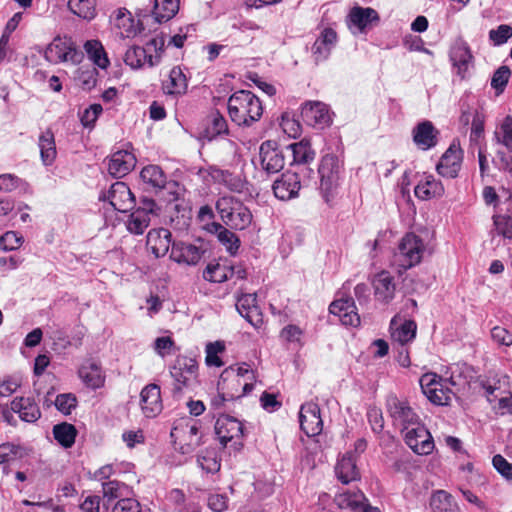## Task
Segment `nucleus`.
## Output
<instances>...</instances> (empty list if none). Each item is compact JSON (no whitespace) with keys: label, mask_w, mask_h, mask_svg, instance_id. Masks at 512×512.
I'll use <instances>...</instances> for the list:
<instances>
[{"label":"nucleus","mask_w":512,"mask_h":512,"mask_svg":"<svg viewBox=\"0 0 512 512\" xmlns=\"http://www.w3.org/2000/svg\"><path fill=\"white\" fill-rule=\"evenodd\" d=\"M228 113L238 126L249 127L260 120L263 114L259 98L248 90H239L228 99Z\"/></svg>","instance_id":"obj_1"},{"label":"nucleus","mask_w":512,"mask_h":512,"mask_svg":"<svg viewBox=\"0 0 512 512\" xmlns=\"http://www.w3.org/2000/svg\"><path fill=\"white\" fill-rule=\"evenodd\" d=\"M216 210L223 223L233 230H244L250 226L251 211L237 198L223 196L216 201Z\"/></svg>","instance_id":"obj_2"},{"label":"nucleus","mask_w":512,"mask_h":512,"mask_svg":"<svg viewBox=\"0 0 512 512\" xmlns=\"http://www.w3.org/2000/svg\"><path fill=\"white\" fill-rule=\"evenodd\" d=\"M170 375L174 380V395L181 393L184 388L194 389L198 384V364L191 358H178L170 368Z\"/></svg>","instance_id":"obj_3"},{"label":"nucleus","mask_w":512,"mask_h":512,"mask_svg":"<svg viewBox=\"0 0 512 512\" xmlns=\"http://www.w3.org/2000/svg\"><path fill=\"white\" fill-rule=\"evenodd\" d=\"M215 434L223 447L232 442L234 450L243 447L244 426L241 421L227 414H221L215 423Z\"/></svg>","instance_id":"obj_4"},{"label":"nucleus","mask_w":512,"mask_h":512,"mask_svg":"<svg viewBox=\"0 0 512 512\" xmlns=\"http://www.w3.org/2000/svg\"><path fill=\"white\" fill-rule=\"evenodd\" d=\"M207 252V243L197 239L194 243L174 240L170 251V259L178 264L195 266Z\"/></svg>","instance_id":"obj_5"},{"label":"nucleus","mask_w":512,"mask_h":512,"mask_svg":"<svg viewBox=\"0 0 512 512\" xmlns=\"http://www.w3.org/2000/svg\"><path fill=\"white\" fill-rule=\"evenodd\" d=\"M386 411L393 424L400 427L402 432L420 423L419 416L409 403L395 395L387 397Z\"/></svg>","instance_id":"obj_6"},{"label":"nucleus","mask_w":512,"mask_h":512,"mask_svg":"<svg viewBox=\"0 0 512 512\" xmlns=\"http://www.w3.org/2000/svg\"><path fill=\"white\" fill-rule=\"evenodd\" d=\"M340 161L337 156L325 155L318 168L320 175V190L325 201H329L332 192L337 188L340 178Z\"/></svg>","instance_id":"obj_7"},{"label":"nucleus","mask_w":512,"mask_h":512,"mask_svg":"<svg viewBox=\"0 0 512 512\" xmlns=\"http://www.w3.org/2000/svg\"><path fill=\"white\" fill-rule=\"evenodd\" d=\"M45 59L53 64L71 62L79 64L83 59V53L75 47L70 40L56 37L44 52Z\"/></svg>","instance_id":"obj_8"},{"label":"nucleus","mask_w":512,"mask_h":512,"mask_svg":"<svg viewBox=\"0 0 512 512\" xmlns=\"http://www.w3.org/2000/svg\"><path fill=\"white\" fill-rule=\"evenodd\" d=\"M171 437L175 444L177 440L180 441L179 450L182 454L193 452L202 443V435L196 421L174 427L171 431Z\"/></svg>","instance_id":"obj_9"},{"label":"nucleus","mask_w":512,"mask_h":512,"mask_svg":"<svg viewBox=\"0 0 512 512\" xmlns=\"http://www.w3.org/2000/svg\"><path fill=\"white\" fill-rule=\"evenodd\" d=\"M405 443L418 455H428L434 449V441L430 432L421 424H417L404 432Z\"/></svg>","instance_id":"obj_10"},{"label":"nucleus","mask_w":512,"mask_h":512,"mask_svg":"<svg viewBox=\"0 0 512 512\" xmlns=\"http://www.w3.org/2000/svg\"><path fill=\"white\" fill-rule=\"evenodd\" d=\"M260 163L268 174L280 172L285 165V155L275 141H265L259 148Z\"/></svg>","instance_id":"obj_11"},{"label":"nucleus","mask_w":512,"mask_h":512,"mask_svg":"<svg viewBox=\"0 0 512 512\" xmlns=\"http://www.w3.org/2000/svg\"><path fill=\"white\" fill-rule=\"evenodd\" d=\"M100 200H108L114 210L126 213L134 208L135 198L124 182H115Z\"/></svg>","instance_id":"obj_12"},{"label":"nucleus","mask_w":512,"mask_h":512,"mask_svg":"<svg viewBox=\"0 0 512 512\" xmlns=\"http://www.w3.org/2000/svg\"><path fill=\"white\" fill-rule=\"evenodd\" d=\"M398 250V256L403 258L402 266L411 268L421 261L424 245L421 238L408 233L402 238Z\"/></svg>","instance_id":"obj_13"},{"label":"nucleus","mask_w":512,"mask_h":512,"mask_svg":"<svg viewBox=\"0 0 512 512\" xmlns=\"http://www.w3.org/2000/svg\"><path fill=\"white\" fill-rule=\"evenodd\" d=\"M346 22L352 33H363L379 22V15L373 8L355 6L350 10Z\"/></svg>","instance_id":"obj_14"},{"label":"nucleus","mask_w":512,"mask_h":512,"mask_svg":"<svg viewBox=\"0 0 512 512\" xmlns=\"http://www.w3.org/2000/svg\"><path fill=\"white\" fill-rule=\"evenodd\" d=\"M301 116L307 125L319 128L329 126L332 121L328 106L320 101L305 102Z\"/></svg>","instance_id":"obj_15"},{"label":"nucleus","mask_w":512,"mask_h":512,"mask_svg":"<svg viewBox=\"0 0 512 512\" xmlns=\"http://www.w3.org/2000/svg\"><path fill=\"white\" fill-rule=\"evenodd\" d=\"M299 420L302 431L308 437L319 435L323 429L320 408L316 403L303 404L300 408Z\"/></svg>","instance_id":"obj_16"},{"label":"nucleus","mask_w":512,"mask_h":512,"mask_svg":"<svg viewBox=\"0 0 512 512\" xmlns=\"http://www.w3.org/2000/svg\"><path fill=\"white\" fill-rule=\"evenodd\" d=\"M462 159V149L452 143L436 166L438 174L446 178H456L461 169Z\"/></svg>","instance_id":"obj_17"},{"label":"nucleus","mask_w":512,"mask_h":512,"mask_svg":"<svg viewBox=\"0 0 512 512\" xmlns=\"http://www.w3.org/2000/svg\"><path fill=\"white\" fill-rule=\"evenodd\" d=\"M329 312L337 316L343 325L356 327L360 324V316L350 296L334 300L329 306Z\"/></svg>","instance_id":"obj_18"},{"label":"nucleus","mask_w":512,"mask_h":512,"mask_svg":"<svg viewBox=\"0 0 512 512\" xmlns=\"http://www.w3.org/2000/svg\"><path fill=\"white\" fill-rule=\"evenodd\" d=\"M274 195L280 200H290L298 196L301 181L298 173L286 171L273 183Z\"/></svg>","instance_id":"obj_19"},{"label":"nucleus","mask_w":512,"mask_h":512,"mask_svg":"<svg viewBox=\"0 0 512 512\" xmlns=\"http://www.w3.org/2000/svg\"><path fill=\"white\" fill-rule=\"evenodd\" d=\"M375 299L382 304H389L395 296L396 283L394 277L388 271L377 273L373 280Z\"/></svg>","instance_id":"obj_20"},{"label":"nucleus","mask_w":512,"mask_h":512,"mask_svg":"<svg viewBox=\"0 0 512 512\" xmlns=\"http://www.w3.org/2000/svg\"><path fill=\"white\" fill-rule=\"evenodd\" d=\"M140 404L144 415L148 418L157 416L163 408L160 387L156 384H148L140 393Z\"/></svg>","instance_id":"obj_21"},{"label":"nucleus","mask_w":512,"mask_h":512,"mask_svg":"<svg viewBox=\"0 0 512 512\" xmlns=\"http://www.w3.org/2000/svg\"><path fill=\"white\" fill-rule=\"evenodd\" d=\"M236 309L254 328L263 324V315L256 304V294H243L237 299Z\"/></svg>","instance_id":"obj_22"},{"label":"nucleus","mask_w":512,"mask_h":512,"mask_svg":"<svg viewBox=\"0 0 512 512\" xmlns=\"http://www.w3.org/2000/svg\"><path fill=\"white\" fill-rule=\"evenodd\" d=\"M171 237L172 234L168 229H152L147 234L146 243L155 257L160 258L164 257L172 247Z\"/></svg>","instance_id":"obj_23"},{"label":"nucleus","mask_w":512,"mask_h":512,"mask_svg":"<svg viewBox=\"0 0 512 512\" xmlns=\"http://www.w3.org/2000/svg\"><path fill=\"white\" fill-rule=\"evenodd\" d=\"M450 58L453 65L457 68L458 74L464 78L469 66L472 65L474 61L468 44L464 40L458 39L451 49Z\"/></svg>","instance_id":"obj_24"},{"label":"nucleus","mask_w":512,"mask_h":512,"mask_svg":"<svg viewBox=\"0 0 512 512\" xmlns=\"http://www.w3.org/2000/svg\"><path fill=\"white\" fill-rule=\"evenodd\" d=\"M135 164L136 158L132 153L120 150L112 154L108 171L112 176L121 178L127 175L135 167Z\"/></svg>","instance_id":"obj_25"},{"label":"nucleus","mask_w":512,"mask_h":512,"mask_svg":"<svg viewBox=\"0 0 512 512\" xmlns=\"http://www.w3.org/2000/svg\"><path fill=\"white\" fill-rule=\"evenodd\" d=\"M336 42L337 33L335 30L332 28L323 29L312 46V54L315 61L320 62L326 60Z\"/></svg>","instance_id":"obj_26"},{"label":"nucleus","mask_w":512,"mask_h":512,"mask_svg":"<svg viewBox=\"0 0 512 512\" xmlns=\"http://www.w3.org/2000/svg\"><path fill=\"white\" fill-rule=\"evenodd\" d=\"M78 375L87 387L97 389L103 386L105 376L101 366L94 360H86L78 370Z\"/></svg>","instance_id":"obj_27"},{"label":"nucleus","mask_w":512,"mask_h":512,"mask_svg":"<svg viewBox=\"0 0 512 512\" xmlns=\"http://www.w3.org/2000/svg\"><path fill=\"white\" fill-rule=\"evenodd\" d=\"M159 61V55L148 54L147 50L140 46L130 47L124 55V62L133 69L141 68L145 63L153 67L157 65Z\"/></svg>","instance_id":"obj_28"},{"label":"nucleus","mask_w":512,"mask_h":512,"mask_svg":"<svg viewBox=\"0 0 512 512\" xmlns=\"http://www.w3.org/2000/svg\"><path fill=\"white\" fill-rule=\"evenodd\" d=\"M337 478L343 484H349L352 481L360 479V473L356 466V459L353 453H346L335 467Z\"/></svg>","instance_id":"obj_29"},{"label":"nucleus","mask_w":512,"mask_h":512,"mask_svg":"<svg viewBox=\"0 0 512 512\" xmlns=\"http://www.w3.org/2000/svg\"><path fill=\"white\" fill-rule=\"evenodd\" d=\"M438 132L430 121L418 124L413 131V140L423 150L434 147L437 143Z\"/></svg>","instance_id":"obj_30"},{"label":"nucleus","mask_w":512,"mask_h":512,"mask_svg":"<svg viewBox=\"0 0 512 512\" xmlns=\"http://www.w3.org/2000/svg\"><path fill=\"white\" fill-rule=\"evenodd\" d=\"M230 371L224 370L218 381V393L211 398L210 406L214 410H220L224 407L226 401H233L239 398V395L229 390V385L226 384L230 378Z\"/></svg>","instance_id":"obj_31"},{"label":"nucleus","mask_w":512,"mask_h":512,"mask_svg":"<svg viewBox=\"0 0 512 512\" xmlns=\"http://www.w3.org/2000/svg\"><path fill=\"white\" fill-rule=\"evenodd\" d=\"M443 184L436 180L432 175L425 176L414 189L415 196L421 200H428L433 197H441L444 195Z\"/></svg>","instance_id":"obj_32"},{"label":"nucleus","mask_w":512,"mask_h":512,"mask_svg":"<svg viewBox=\"0 0 512 512\" xmlns=\"http://www.w3.org/2000/svg\"><path fill=\"white\" fill-rule=\"evenodd\" d=\"M11 409L18 413L20 418L26 422H34L41 415L38 406L31 398H15L11 402Z\"/></svg>","instance_id":"obj_33"},{"label":"nucleus","mask_w":512,"mask_h":512,"mask_svg":"<svg viewBox=\"0 0 512 512\" xmlns=\"http://www.w3.org/2000/svg\"><path fill=\"white\" fill-rule=\"evenodd\" d=\"M334 501L341 509L357 510L367 502V498L361 490L354 489L337 493Z\"/></svg>","instance_id":"obj_34"},{"label":"nucleus","mask_w":512,"mask_h":512,"mask_svg":"<svg viewBox=\"0 0 512 512\" xmlns=\"http://www.w3.org/2000/svg\"><path fill=\"white\" fill-rule=\"evenodd\" d=\"M210 231L217 234L219 242L225 246L226 250L231 255H235L237 253L240 247V239L235 233L217 222H213L211 224Z\"/></svg>","instance_id":"obj_35"},{"label":"nucleus","mask_w":512,"mask_h":512,"mask_svg":"<svg viewBox=\"0 0 512 512\" xmlns=\"http://www.w3.org/2000/svg\"><path fill=\"white\" fill-rule=\"evenodd\" d=\"M433 512H460L453 496L444 490H437L430 499Z\"/></svg>","instance_id":"obj_36"},{"label":"nucleus","mask_w":512,"mask_h":512,"mask_svg":"<svg viewBox=\"0 0 512 512\" xmlns=\"http://www.w3.org/2000/svg\"><path fill=\"white\" fill-rule=\"evenodd\" d=\"M179 10V0H154L153 16L156 22L172 19Z\"/></svg>","instance_id":"obj_37"},{"label":"nucleus","mask_w":512,"mask_h":512,"mask_svg":"<svg viewBox=\"0 0 512 512\" xmlns=\"http://www.w3.org/2000/svg\"><path fill=\"white\" fill-rule=\"evenodd\" d=\"M141 179L152 188L160 190L165 188L167 177L158 165H147L140 173Z\"/></svg>","instance_id":"obj_38"},{"label":"nucleus","mask_w":512,"mask_h":512,"mask_svg":"<svg viewBox=\"0 0 512 512\" xmlns=\"http://www.w3.org/2000/svg\"><path fill=\"white\" fill-rule=\"evenodd\" d=\"M84 50L89 59L101 69H106L110 62L102 43L98 40H88L84 44Z\"/></svg>","instance_id":"obj_39"},{"label":"nucleus","mask_w":512,"mask_h":512,"mask_svg":"<svg viewBox=\"0 0 512 512\" xmlns=\"http://www.w3.org/2000/svg\"><path fill=\"white\" fill-rule=\"evenodd\" d=\"M39 149L41 160L44 165H51L56 158V147L54 135L51 131L43 132L39 137Z\"/></svg>","instance_id":"obj_40"},{"label":"nucleus","mask_w":512,"mask_h":512,"mask_svg":"<svg viewBox=\"0 0 512 512\" xmlns=\"http://www.w3.org/2000/svg\"><path fill=\"white\" fill-rule=\"evenodd\" d=\"M55 440L64 448H70L75 443L77 430L74 425L63 422L53 427Z\"/></svg>","instance_id":"obj_41"},{"label":"nucleus","mask_w":512,"mask_h":512,"mask_svg":"<svg viewBox=\"0 0 512 512\" xmlns=\"http://www.w3.org/2000/svg\"><path fill=\"white\" fill-rule=\"evenodd\" d=\"M234 268L220 264H209L203 271V278L214 283H222L234 277Z\"/></svg>","instance_id":"obj_42"},{"label":"nucleus","mask_w":512,"mask_h":512,"mask_svg":"<svg viewBox=\"0 0 512 512\" xmlns=\"http://www.w3.org/2000/svg\"><path fill=\"white\" fill-rule=\"evenodd\" d=\"M287 149L291 150L293 161L298 164H307L313 161L315 152L311 148L310 142L302 140L297 143L290 144Z\"/></svg>","instance_id":"obj_43"},{"label":"nucleus","mask_w":512,"mask_h":512,"mask_svg":"<svg viewBox=\"0 0 512 512\" xmlns=\"http://www.w3.org/2000/svg\"><path fill=\"white\" fill-rule=\"evenodd\" d=\"M417 325L413 320L405 321L401 326L392 331V339L398 342L401 349H404V345L416 336Z\"/></svg>","instance_id":"obj_44"},{"label":"nucleus","mask_w":512,"mask_h":512,"mask_svg":"<svg viewBox=\"0 0 512 512\" xmlns=\"http://www.w3.org/2000/svg\"><path fill=\"white\" fill-rule=\"evenodd\" d=\"M68 7L72 13L85 20H92L96 16L94 0H69Z\"/></svg>","instance_id":"obj_45"},{"label":"nucleus","mask_w":512,"mask_h":512,"mask_svg":"<svg viewBox=\"0 0 512 512\" xmlns=\"http://www.w3.org/2000/svg\"><path fill=\"white\" fill-rule=\"evenodd\" d=\"M169 94H182L187 89V80L179 67H173L169 74V85L166 86Z\"/></svg>","instance_id":"obj_46"},{"label":"nucleus","mask_w":512,"mask_h":512,"mask_svg":"<svg viewBox=\"0 0 512 512\" xmlns=\"http://www.w3.org/2000/svg\"><path fill=\"white\" fill-rule=\"evenodd\" d=\"M103 487V496L108 500H114L117 498L125 497L129 494L128 486L120 481L111 480L108 482H104L102 484Z\"/></svg>","instance_id":"obj_47"},{"label":"nucleus","mask_w":512,"mask_h":512,"mask_svg":"<svg viewBox=\"0 0 512 512\" xmlns=\"http://www.w3.org/2000/svg\"><path fill=\"white\" fill-rule=\"evenodd\" d=\"M150 224V217L145 214V212L142 211H134L131 213L128 222H127V229L134 234H142L144 230L149 226Z\"/></svg>","instance_id":"obj_48"},{"label":"nucleus","mask_w":512,"mask_h":512,"mask_svg":"<svg viewBox=\"0 0 512 512\" xmlns=\"http://www.w3.org/2000/svg\"><path fill=\"white\" fill-rule=\"evenodd\" d=\"M206 133L210 140L218 135L228 133L227 121L219 112L211 114L210 125L206 129Z\"/></svg>","instance_id":"obj_49"},{"label":"nucleus","mask_w":512,"mask_h":512,"mask_svg":"<svg viewBox=\"0 0 512 512\" xmlns=\"http://www.w3.org/2000/svg\"><path fill=\"white\" fill-rule=\"evenodd\" d=\"M225 350V345L221 341H216L213 343H208L206 345V364L208 366L221 367L223 366L222 360L218 357V353H221Z\"/></svg>","instance_id":"obj_50"},{"label":"nucleus","mask_w":512,"mask_h":512,"mask_svg":"<svg viewBox=\"0 0 512 512\" xmlns=\"http://www.w3.org/2000/svg\"><path fill=\"white\" fill-rule=\"evenodd\" d=\"M512 37V27L507 24H501L496 29L489 31V40L495 45L505 44Z\"/></svg>","instance_id":"obj_51"},{"label":"nucleus","mask_w":512,"mask_h":512,"mask_svg":"<svg viewBox=\"0 0 512 512\" xmlns=\"http://www.w3.org/2000/svg\"><path fill=\"white\" fill-rule=\"evenodd\" d=\"M510 76L511 70L508 66L504 65L499 67L492 76L491 86L500 93L503 92L509 81Z\"/></svg>","instance_id":"obj_52"},{"label":"nucleus","mask_w":512,"mask_h":512,"mask_svg":"<svg viewBox=\"0 0 512 512\" xmlns=\"http://www.w3.org/2000/svg\"><path fill=\"white\" fill-rule=\"evenodd\" d=\"M450 393L451 391L449 389H444L443 385L435 387L432 390L425 391L427 398L437 405H447L451 400Z\"/></svg>","instance_id":"obj_53"},{"label":"nucleus","mask_w":512,"mask_h":512,"mask_svg":"<svg viewBox=\"0 0 512 512\" xmlns=\"http://www.w3.org/2000/svg\"><path fill=\"white\" fill-rule=\"evenodd\" d=\"M76 404V397L71 393L59 394L55 400L56 408L65 415H69Z\"/></svg>","instance_id":"obj_54"},{"label":"nucleus","mask_w":512,"mask_h":512,"mask_svg":"<svg viewBox=\"0 0 512 512\" xmlns=\"http://www.w3.org/2000/svg\"><path fill=\"white\" fill-rule=\"evenodd\" d=\"M20 185H25L28 187L26 182L22 181V179L13 174L0 175V191L11 192L17 189Z\"/></svg>","instance_id":"obj_55"},{"label":"nucleus","mask_w":512,"mask_h":512,"mask_svg":"<svg viewBox=\"0 0 512 512\" xmlns=\"http://www.w3.org/2000/svg\"><path fill=\"white\" fill-rule=\"evenodd\" d=\"M491 338L498 345L511 346L512 345V333L501 326H495L491 329Z\"/></svg>","instance_id":"obj_56"},{"label":"nucleus","mask_w":512,"mask_h":512,"mask_svg":"<svg viewBox=\"0 0 512 512\" xmlns=\"http://www.w3.org/2000/svg\"><path fill=\"white\" fill-rule=\"evenodd\" d=\"M495 230L499 235L505 238H512V226L510 224V217L505 215H495L493 217Z\"/></svg>","instance_id":"obj_57"},{"label":"nucleus","mask_w":512,"mask_h":512,"mask_svg":"<svg viewBox=\"0 0 512 512\" xmlns=\"http://www.w3.org/2000/svg\"><path fill=\"white\" fill-rule=\"evenodd\" d=\"M494 468L507 480H512V463H509L502 455L497 454L492 459Z\"/></svg>","instance_id":"obj_58"},{"label":"nucleus","mask_w":512,"mask_h":512,"mask_svg":"<svg viewBox=\"0 0 512 512\" xmlns=\"http://www.w3.org/2000/svg\"><path fill=\"white\" fill-rule=\"evenodd\" d=\"M112 512H142L140 503L131 498L120 499L113 507Z\"/></svg>","instance_id":"obj_59"},{"label":"nucleus","mask_w":512,"mask_h":512,"mask_svg":"<svg viewBox=\"0 0 512 512\" xmlns=\"http://www.w3.org/2000/svg\"><path fill=\"white\" fill-rule=\"evenodd\" d=\"M302 335L303 330L299 326L293 324L285 326L280 332L281 338L287 342L300 343Z\"/></svg>","instance_id":"obj_60"},{"label":"nucleus","mask_w":512,"mask_h":512,"mask_svg":"<svg viewBox=\"0 0 512 512\" xmlns=\"http://www.w3.org/2000/svg\"><path fill=\"white\" fill-rule=\"evenodd\" d=\"M421 389L425 394V391L432 390L435 387L442 386V378L435 373H426L422 375L419 380Z\"/></svg>","instance_id":"obj_61"},{"label":"nucleus","mask_w":512,"mask_h":512,"mask_svg":"<svg viewBox=\"0 0 512 512\" xmlns=\"http://www.w3.org/2000/svg\"><path fill=\"white\" fill-rule=\"evenodd\" d=\"M101 112L102 106L100 104H92L89 108L85 109L81 116L82 124L85 127L93 125Z\"/></svg>","instance_id":"obj_62"},{"label":"nucleus","mask_w":512,"mask_h":512,"mask_svg":"<svg viewBox=\"0 0 512 512\" xmlns=\"http://www.w3.org/2000/svg\"><path fill=\"white\" fill-rule=\"evenodd\" d=\"M98 72L96 68H89L82 70L79 75V80L84 89L90 90L96 86Z\"/></svg>","instance_id":"obj_63"},{"label":"nucleus","mask_w":512,"mask_h":512,"mask_svg":"<svg viewBox=\"0 0 512 512\" xmlns=\"http://www.w3.org/2000/svg\"><path fill=\"white\" fill-rule=\"evenodd\" d=\"M501 130L503 132V137L500 139L498 137V141L501 142L509 151L512 152V117L508 116L505 118L504 122L501 125Z\"/></svg>","instance_id":"obj_64"}]
</instances>
